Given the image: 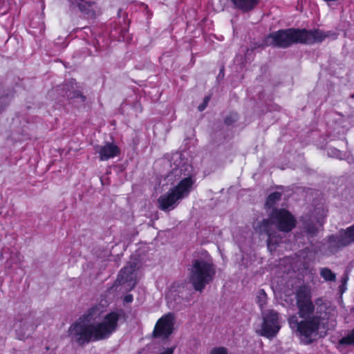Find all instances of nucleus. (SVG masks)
<instances>
[{
	"instance_id": "obj_1",
	"label": "nucleus",
	"mask_w": 354,
	"mask_h": 354,
	"mask_svg": "<svg viewBox=\"0 0 354 354\" xmlns=\"http://www.w3.org/2000/svg\"><path fill=\"white\" fill-rule=\"evenodd\" d=\"M298 314L300 321L296 315L291 316L288 324L292 330L305 344H310L317 337L319 330L324 327L326 306L322 304V299H317L315 305L311 301V296L306 288H300L296 294Z\"/></svg>"
},
{
	"instance_id": "obj_2",
	"label": "nucleus",
	"mask_w": 354,
	"mask_h": 354,
	"mask_svg": "<svg viewBox=\"0 0 354 354\" xmlns=\"http://www.w3.org/2000/svg\"><path fill=\"white\" fill-rule=\"evenodd\" d=\"M100 314L99 307L90 308L69 327L68 332L71 339L82 345L109 337L117 328L119 315L115 312L109 313L99 322L97 319Z\"/></svg>"
},
{
	"instance_id": "obj_3",
	"label": "nucleus",
	"mask_w": 354,
	"mask_h": 354,
	"mask_svg": "<svg viewBox=\"0 0 354 354\" xmlns=\"http://www.w3.org/2000/svg\"><path fill=\"white\" fill-rule=\"evenodd\" d=\"M276 227L279 231L289 232L296 225V219L292 214L285 209H275L270 216V219H263L254 223L253 227L256 232L268 236V248L270 250L275 248L281 240L280 234L273 229Z\"/></svg>"
},
{
	"instance_id": "obj_4",
	"label": "nucleus",
	"mask_w": 354,
	"mask_h": 354,
	"mask_svg": "<svg viewBox=\"0 0 354 354\" xmlns=\"http://www.w3.org/2000/svg\"><path fill=\"white\" fill-rule=\"evenodd\" d=\"M335 35L330 32H324L320 30H306L288 29L277 31L265 40L267 46H274L280 48H287L294 43L313 44L322 42L325 38Z\"/></svg>"
},
{
	"instance_id": "obj_5",
	"label": "nucleus",
	"mask_w": 354,
	"mask_h": 354,
	"mask_svg": "<svg viewBox=\"0 0 354 354\" xmlns=\"http://www.w3.org/2000/svg\"><path fill=\"white\" fill-rule=\"evenodd\" d=\"M182 169H174L168 177L178 176L180 181L176 185L172 187L166 193L162 194L158 199V207L165 212L174 209L180 201L187 198L190 194L194 180L190 176H183Z\"/></svg>"
},
{
	"instance_id": "obj_6",
	"label": "nucleus",
	"mask_w": 354,
	"mask_h": 354,
	"mask_svg": "<svg viewBox=\"0 0 354 354\" xmlns=\"http://www.w3.org/2000/svg\"><path fill=\"white\" fill-rule=\"evenodd\" d=\"M189 270V281L199 292L213 280L216 273L212 259L207 255L194 259Z\"/></svg>"
},
{
	"instance_id": "obj_7",
	"label": "nucleus",
	"mask_w": 354,
	"mask_h": 354,
	"mask_svg": "<svg viewBox=\"0 0 354 354\" xmlns=\"http://www.w3.org/2000/svg\"><path fill=\"white\" fill-rule=\"evenodd\" d=\"M261 317L263 322L257 333L269 339L274 337L281 327L278 313L274 310L261 311Z\"/></svg>"
},
{
	"instance_id": "obj_8",
	"label": "nucleus",
	"mask_w": 354,
	"mask_h": 354,
	"mask_svg": "<svg viewBox=\"0 0 354 354\" xmlns=\"http://www.w3.org/2000/svg\"><path fill=\"white\" fill-rule=\"evenodd\" d=\"M353 243H354V224L328 237V247L331 252H336Z\"/></svg>"
},
{
	"instance_id": "obj_9",
	"label": "nucleus",
	"mask_w": 354,
	"mask_h": 354,
	"mask_svg": "<svg viewBox=\"0 0 354 354\" xmlns=\"http://www.w3.org/2000/svg\"><path fill=\"white\" fill-rule=\"evenodd\" d=\"M175 322L176 318L173 313H169L162 316L155 324L153 337L162 339L168 338L174 331Z\"/></svg>"
},
{
	"instance_id": "obj_10",
	"label": "nucleus",
	"mask_w": 354,
	"mask_h": 354,
	"mask_svg": "<svg viewBox=\"0 0 354 354\" xmlns=\"http://www.w3.org/2000/svg\"><path fill=\"white\" fill-rule=\"evenodd\" d=\"M14 328L19 339H24L29 337L36 328V325L32 322V318L26 315L24 317L17 318Z\"/></svg>"
},
{
	"instance_id": "obj_11",
	"label": "nucleus",
	"mask_w": 354,
	"mask_h": 354,
	"mask_svg": "<svg viewBox=\"0 0 354 354\" xmlns=\"http://www.w3.org/2000/svg\"><path fill=\"white\" fill-rule=\"evenodd\" d=\"M136 267L135 262H129L121 270L118 275V281L122 285H125L127 290L133 289L136 284Z\"/></svg>"
},
{
	"instance_id": "obj_12",
	"label": "nucleus",
	"mask_w": 354,
	"mask_h": 354,
	"mask_svg": "<svg viewBox=\"0 0 354 354\" xmlns=\"http://www.w3.org/2000/svg\"><path fill=\"white\" fill-rule=\"evenodd\" d=\"M95 153L101 161H106L119 156L120 148L113 142H106L94 147Z\"/></svg>"
},
{
	"instance_id": "obj_13",
	"label": "nucleus",
	"mask_w": 354,
	"mask_h": 354,
	"mask_svg": "<svg viewBox=\"0 0 354 354\" xmlns=\"http://www.w3.org/2000/svg\"><path fill=\"white\" fill-rule=\"evenodd\" d=\"M317 216L313 215L308 219L304 220V227L308 234L314 236L317 232L319 227L323 225L325 217V212L324 209H317Z\"/></svg>"
},
{
	"instance_id": "obj_14",
	"label": "nucleus",
	"mask_w": 354,
	"mask_h": 354,
	"mask_svg": "<svg viewBox=\"0 0 354 354\" xmlns=\"http://www.w3.org/2000/svg\"><path fill=\"white\" fill-rule=\"evenodd\" d=\"M235 7L244 12L252 10L259 3L258 0H231Z\"/></svg>"
},
{
	"instance_id": "obj_15",
	"label": "nucleus",
	"mask_w": 354,
	"mask_h": 354,
	"mask_svg": "<svg viewBox=\"0 0 354 354\" xmlns=\"http://www.w3.org/2000/svg\"><path fill=\"white\" fill-rule=\"evenodd\" d=\"M320 275L326 281H335L336 279V274L328 268H321Z\"/></svg>"
},
{
	"instance_id": "obj_16",
	"label": "nucleus",
	"mask_w": 354,
	"mask_h": 354,
	"mask_svg": "<svg viewBox=\"0 0 354 354\" xmlns=\"http://www.w3.org/2000/svg\"><path fill=\"white\" fill-rule=\"evenodd\" d=\"M256 301L262 311L267 304V295L263 290L257 292Z\"/></svg>"
},
{
	"instance_id": "obj_17",
	"label": "nucleus",
	"mask_w": 354,
	"mask_h": 354,
	"mask_svg": "<svg viewBox=\"0 0 354 354\" xmlns=\"http://www.w3.org/2000/svg\"><path fill=\"white\" fill-rule=\"evenodd\" d=\"M281 194L279 192H274L269 195L266 205L268 207H272L276 202L281 199Z\"/></svg>"
},
{
	"instance_id": "obj_18",
	"label": "nucleus",
	"mask_w": 354,
	"mask_h": 354,
	"mask_svg": "<svg viewBox=\"0 0 354 354\" xmlns=\"http://www.w3.org/2000/svg\"><path fill=\"white\" fill-rule=\"evenodd\" d=\"M339 344L342 345L354 344V329L348 333L346 336L339 340Z\"/></svg>"
},
{
	"instance_id": "obj_19",
	"label": "nucleus",
	"mask_w": 354,
	"mask_h": 354,
	"mask_svg": "<svg viewBox=\"0 0 354 354\" xmlns=\"http://www.w3.org/2000/svg\"><path fill=\"white\" fill-rule=\"evenodd\" d=\"M68 96L71 99H77L78 101L83 102L85 101L86 97L82 95L80 91H75L70 92Z\"/></svg>"
},
{
	"instance_id": "obj_20",
	"label": "nucleus",
	"mask_w": 354,
	"mask_h": 354,
	"mask_svg": "<svg viewBox=\"0 0 354 354\" xmlns=\"http://www.w3.org/2000/svg\"><path fill=\"white\" fill-rule=\"evenodd\" d=\"M209 354H227V350L225 347H215L209 351Z\"/></svg>"
},
{
	"instance_id": "obj_21",
	"label": "nucleus",
	"mask_w": 354,
	"mask_h": 354,
	"mask_svg": "<svg viewBox=\"0 0 354 354\" xmlns=\"http://www.w3.org/2000/svg\"><path fill=\"white\" fill-rule=\"evenodd\" d=\"M328 154L332 157H335L337 158H342V152L336 149H329L328 151Z\"/></svg>"
},
{
	"instance_id": "obj_22",
	"label": "nucleus",
	"mask_w": 354,
	"mask_h": 354,
	"mask_svg": "<svg viewBox=\"0 0 354 354\" xmlns=\"http://www.w3.org/2000/svg\"><path fill=\"white\" fill-rule=\"evenodd\" d=\"M175 347L167 348L159 354H173Z\"/></svg>"
},
{
	"instance_id": "obj_23",
	"label": "nucleus",
	"mask_w": 354,
	"mask_h": 354,
	"mask_svg": "<svg viewBox=\"0 0 354 354\" xmlns=\"http://www.w3.org/2000/svg\"><path fill=\"white\" fill-rule=\"evenodd\" d=\"M124 301L127 303H130L133 301V296L131 295H128L124 297Z\"/></svg>"
},
{
	"instance_id": "obj_24",
	"label": "nucleus",
	"mask_w": 354,
	"mask_h": 354,
	"mask_svg": "<svg viewBox=\"0 0 354 354\" xmlns=\"http://www.w3.org/2000/svg\"><path fill=\"white\" fill-rule=\"evenodd\" d=\"M205 105H200L198 106V109H199V111H203L205 109Z\"/></svg>"
},
{
	"instance_id": "obj_25",
	"label": "nucleus",
	"mask_w": 354,
	"mask_h": 354,
	"mask_svg": "<svg viewBox=\"0 0 354 354\" xmlns=\"http://www.w3.org/2000/svg\"><path fill=\"white\" fill-rule=\"evenodd\" d=\"M84 1V0H81V2H77L80 7L84 6L82 3Z\"/></svg>"
}]
</instances>
